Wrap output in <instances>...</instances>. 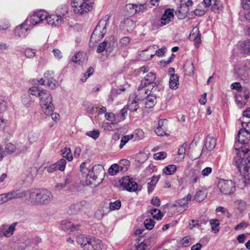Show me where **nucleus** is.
<instances>
[{
  "instance_id": "20",
  "label": "nucleus",
  "mask_w": 250,
  "mask_h": 250,
  "mask_svg": "<svg viewBox=\"0 0 250 250\" xmlns=\"http://www.w3.org/2000/svg\"><path fill=\"white\" fill-rule=\"evenodd\" d=\"M52 72H46L44 73V78L46 80L47 85L51 89H55L58 85L57 82L52 77Z\"/></svg>"
},
{
  "instance_id": "50",
  "label": "nucleus",
  "mask_w": 250,
  "mask_h": 250,
  "mask_svg": "<svg viewBox=\"0 0 250 250\" xmlns=\"http://www.w3.org/2000/svg\"><path fill=\"white\" fill-rule=\"evenodd\" d=\"M147 155L145 152H140L137 154L136 160L140 163H144L147 160Z\"/></svg>"
},
{
  "instance_id": "44",
  "label": "nucleus",
  "mask_w": 250,
  "mask_h": 250,
  "mask_svg": "<svg viewBox=\"0 0 250 250\" xmlns=\"http://www.w3.org/2000/svg\"><path fill=\"white\" fill-rule=\"evenodd\" d=\"M206 197V193L205 191L199 190L196 192L194 199L197 202H201L203 201Z\"/></svg>"
},
{
  "instance_id": "6",
  "label": "nucleus",
  "mask_w": 250,
  "mask_h": 250,
  "mask_svg": "<svg viewBox=\"0 0 250 250\" xmlns=\"http://www.w3.org/2000/svg\"><path fill=\"white\" fill-rule=\"evenodd\" d=\"M121 187L125 190L129 192H133L139 190V186L134 179L130 176L122 177L120 181ZM141 188L139 189V190Z\"/></svg>"
},
{
  "instance_id": "9",
  "label": "nucleus",
  "mask_w": 250,
  "mask_h": 250,
  "mask_svg": "<svg viewBox=\"0 0 250 250\" xmlns=\"http://www.w3.org/2000/svg\"><path fill=\"white\" fill-rule=\"evenodd\" d=\"M155 80V74L152 72L148 73L145 77L144 80L142 81L140 85L138 87V91L140 92V94H147V86L153 83Z\"/></svg>"
},
{
  "instance_id": "58",
  "label": "nucleus",
  "mask_w": 250,
  "mask_h": 250,
  "mask_svg": "<svg viewBox=\"0 0 250 250\" xmlns=\"http://www.w3.org/2000/svg\"><path fill=\"white\" fill-rule=\"evenodd\" d=\"M43 90H39L38 87L36 86H33L29 89V93L34 96L40 97V95L41 93L42 92Z\"/></svg>"
},
{
  "instance_id": "36",
  "label": "nucleus",
  "mask_w": 250,
  "mask_h": 250,
  "mask_svg": "<svg viewBox=\"0 0 250 250\" xmlns=\"http://www.w3.org/2000/svg\"><path fill=\"white\" fill-rule=\"evenodd\" d=\"M131 135L134 141H139L145 138L144 132L141 129L136 130Z\"/></svg>"
},
{
  "instance_id": "27",
  "label": "nucleus",
  "mask_w": 250,
  "mask_h": 250,
  "mask_svg": "<svg viewBox=\"0 0 250 250\" xmlns=\"http://www.w3.org/2000/svg\"><path fill=\"white\" fill-rule=\"evenodd\" d=\"M179 77L176 74H171L169 81V86L171 89L175 90L178 88Z\"/></svg>"
},
{
  "instance_id": "43",
  "label": "nucleus",
  "mask_w": 250,
  "mask_h": 250,
  "mask_svg": "<svg viewBox=\"0 0 250 250\" xmlns=\"http://www.w3.org/2000/svg\"><path fill=\"white\" fill-rule=\"evenodd\" d=\"M125 8L128 15L133 16L136 14V4H128Z\"/></svg>"
},
{
  "instance_id": "28",
  "label": "nucleus",
  "mask_w": 250,
  "mask_h": 250,
  "mask_svg": "<svg viewBox=\"0 0 250 250\" xmlns=\"http://www.w3.org/2000/svg\"><path fill=\"white\" fill-rule=\"evenodd\" d=\"M119 171H125V167L117 164L112 165L108 169V172L111 175H116Z\"/></svg>"
},
{
  "instance_id": "19",
  "label": "nucleus",
  "mask_w": 250,
  "mask_h": 250,
  "mask_svg": "<svg viewBox=\"0 0 250 250\" xmlns=\"http://www.w3.org/2000/svg\"><path fill=\"white\" fill-rule=\"evenodd\" d=\"M22 191L15 190L3 194L5 202L16 199L23 198Z\"/></svg>"
},
{
  "instance_id": "42",
  "label": "nucleus",
  "mask_w": 250,
  "mask_h": 250,
  "mask_svg": "<svg viewBox=\"0 0 250 250\" xmlns=\"http://www.w3.org/2000/svg\"><path fill=\"white\" fill-rule=\"evenodd\" d=\"M201 178L200 170L197 171L195 169L192 170V175L191 176V182L194 184L198 182Z\"/></svg>"
},
{
  "instance_id": "29",
  "label": "nucleus",
  "mask_w": 250,
  "mask_h": 250,
  "mask_svg": "<svg viewBox=\"0 0 250 250\" xmlns=\"http://www.w3.org/2000/svg\"><path fill=\"white\" fill-rule=\"evenodd\" d=\"M89 239L90 238L87 237L84 235L80 234L77 236L76 241L85 250L86 246L88 245Z\"/></svg>"
},
{
  "instance_id": "63",
  "label": "nucleus",
  "mask_w": 250,
  "mask_h": 250,
  "mask_svg": "<svg viewBox=\"0 0 250 250\" xmlns=\"http://www.w3.org/2000/svg\"><path fill=\"white\" fill-rule=\"evenodd\" d=\"M166 157L167 153L164 151L159 152L153 155V158L155 160H163L166 158Z\"/></svg>"
},
{
  "instance_id": "39",
  "label": "nucleus",
  "mask_w": 250,
  "mask_h": 250,
  "mask_svg": "<svg viewBox=\"0 0 250 250\" xmlns=\"http://www.w3.org/2000/svg\"><path fill=\"white\" fill-rule=\"evenodd\" d=\"M209 224L211 227L212 231L214 233H217L220 229V223L218 219H211L209 221Z\"/></svg>"
},
{
  "instance_id": "8",
  "label": "nucleus",
  "mask_w": 250,
  "mask_h": 250,
  "mask_svg": "<svg viewBox=\"0 0 250 250\" xmlns=\"http://www.w3.org/2000/svg\"><path fill=\"white\" fill-rule=\"evenodd\" d=\"M107 24V21H101L95 28L91 36V41H95L97 39H102L106 33V26Z\"/></svg>"
},
{
  "instance_id": "7",
  "label": "nucleus",
  "mask_w": 250,
  "mask_h": 250,
  "mask_svg": "<svg viewBox=\"0 0 250 250\" xmlns=\"http://www.w3.org/2000/svg\"><path fill=\"white\" fill-rule=\"evenodd\" d=\"M22 199L32 205H39V189H32L28 191H22Z\"/></svg>"
},
{
  "instance_id": "16",
  "label": "nucleus",
  "mask_w": 250,
  "mask_h": 250,
  "mask_svg": "<svg viewBox=\"0 0 250 250\" xmlns=\"http://www.w3.org/2000/svg\"><path fill=\"white\" fill-rule=\"evenodd\" d=\"M61 225L62 229L68 233L77 230L81 226L80 224L75 225L68 220L62 221Z\"/></svg>"
},
{
  "instance_id": "35",
  "label": "nucleus",
  "mask_w": 250,
  "mask_h": 250,
  "mask_svg": "<svg viewBox=\"0 0 250 250\" xmlns=\"http://www.w3.org/2000/svg\"><path fill=\"white\" fill-rule=\"evenodd\" d=\"M124 24V29L127 32L132 31L135 27V22L130 19L125 20Z\"/></svg>"
},
{
  "instance_id": "30",
  "label": "nucleus",
  "mask_w": 250,
  "mask_h": 250,
  "mask_svg": "<svg viewBox=\"0 0 250 250\" xmlns=\"http://www.w3.org/2000/svg\"><path fill=\"white\" fill-rule=\"evenodd\" d=\"M169 210L172 214H180L184 211L182 208L178 205L177 201H175L169 206Z\"/></svg>"
},
{
  "instance_id": "1",
  "label": "nucleus",
  "mask_w": 250,
  "mask_h": 250,
  "mask_svg": "<svg viewBox=\"0 0 250 250\" xmlns=\"http://www.w3.org/2000/svg\"><path fill=\"white\" fill-rule=\"evenodd\" d=\"M104 168L101 165H96L88 170L86 175V183L92 187L98 186L103 180Z\"/></svg>"
},
{
  "instance_id": "15",
  "label": "nucleus",
  "mask_w": 250,
  "mask_h": 250,
  "mask_svg": "<svg viewBox=\"0 0 250 250\" xmlns=\"http://www.w3.org/2000/svg\"><path fill=\"white\" fill-rule=\"evenodd\" d=\"M47 23L51 25L54 26H59L63 23V18L60 16V15H51L47 16L45 19Z\"/></svg>"
},
{
  "instance_id": "25",
  "label": "nucleus",
  "mask_w": 250,
  "mask_h": 250,
  "mask_svg": "<svg viewBox=\"0 0 250 250\" xmlns=\"http://www.w3.org/2000/svg\"><path fill=\"white\" fill-rule=\"evenodd\" d=\"M40 133L37 131L31 130L27 134V141L29 145H32L38 141Z\"/></svg>"
},
{
  "instance_id": "53",
  "label": "nucleus",
  "mask_w": 250,
  "mask_h": 250,
  "mask_svg": "<svg viewBox=\"0 0 250 250\" xmlns=\"http://www.w3.org/2000/svg\"><path fill=\"white\" fill-rule=\"evenodd\" d=\"M132 139V137L130 135H125L123 136L121 140L119 146L120 148L122 149L125 145V144L130 140Z\"/></svg>"
},
{
  "instance_id": "47",
  "label": "nucleus",
  "mask_w": 250,
  "mask_h": 250,
  "mask_svg": "<svg viewBox=\"0 0 250 250\" xmlns=\"http://www.w3.org/2000/svg\"><path fill=\"white\" fill-rule=\"evenodd\" d=\"M62 154L64 158L69 161L73 160V156L70 148H64L62 150Z\"/></svg>"
},
{
  "instance_id": "61",
  "label": "nucleus",
  "mask_w": 250,
  "mask_h": 250,
  "mask_svg": "<svg viewBox=\"0 0 250 250\" xmlns=\"http://www.w3.org/2000/svg\"><path fill=\"white\" fill-rule=\"evenodd\" d=\"M121 206V201L119 200H116V201L110 203L109 205V208L112 210L119 209Z\"/></svg>"
},
{
  "instance_id": "18",
  "label": "nucleus",
  "mask_w": 250,
  "mask_h": 250,
  "mask_svg": "<svg viewBox=\"0 0 250 250\" xmlns=\"http://www.w3.org/2000/svg\"><path fill=\"white\" fill-rule=\"evenodd\" d=\"M27 21H24L16 28L15 33L16 37L23 38L27 35V30L29 27L27 24Z\"/></svg>"
},
{
  "instance_id": "62",
  "label": "nucleus",
  "mask_w": 250,
  "mask_h": 250,
  "mask_svg": "<svg viewBox=\"0 0 250 250\" xmlns=\"http://www.w3.org/2000/svg\"><path fill=\"white\" fill-rule=\"evenodd\" d=\"M136 13H143L147 9L146 3L136 4Z\"/></svg>"
},
{
  "instance_id": "45",
  "label": "nucleus",
  "mask_w": 250,
  "mask_h": 250,
  "mask_svg": "<svg viewBox=\"0 0 250 250\" xmlns=\"http://www.w3.org/2000/svg\"><path fill=\"white\" fill-rule=\"evenodd\" d=\"M240 48L244 53H250V40L246 41L241 44Z\"/></svg>"
},
{
  "instance_id": "24",
  "label": "nucleus",
  "mask_w": 250,
  "mask_h": 250,
  "mask_svg": "<svg viewBox=\"0 0 250 250\" xmlns=\"http://www.w3.org/2000/svg\"><path fill=\"white\" fill-rule=\"evenodd\" d=\"M156 102V95L150 92L146 97L145 99V105L147 108H151L153 107Z\"/></svg>"
},
{
  "instance_id": "33",
  "label": "nucleus",
  "mask_w": 250,
  "mask_h": 250,
  "mask_svg": "<svg viewBox=\"0 0 250 250\" xmlns=\"http://www.w3.org/2000/svg\"><path fill=\"white\" fill-rule=\"evenodd\" d=\"M177 167L174 165H169L165 167L163 169V173L167 175L174 174L177 171Z\"/></svg>"
},
{
  "instance_id": "56",
  "label": "nucleus",
  "mask_w": 250,
  "mask_h": 250,
  "mask_svg": "<svg viewBox=\"0 0 250 250\" xmlns=\"http://www.w3.org/2000/svg\"><path fill=\"white\" fill-rule=\"evenodd\" d=\"M144 225L146 229L151 230L154 227L155 222L152 219H147L144 221Z\"/></svg>"
},
{
  "instance_id": "32",
  "label": "nucleus",
  "mask_w": 250,
  "mask_h": 250,
  "mask_svg": "<svg viewBox=\"0 0 250 250\" xmlns=\"http://www.w3.org/2000/svg\"><path fill=\"white\" fill-rule=\"evenodd\" d=\"M216 144V140L212 137L208 136L206 138V147L211 151L214 149Z\"/></svg>"
},
{
  "instance_id": "31",
  "label": "nucleus",
  "mask_w": 250,
  "mask_h": 250,
  "mask_svg": "<svg viewBox=\"0 0 250 250\" xmlns=\"http://www.w3.org/2000/svg\"><path fill=\"white\" fill-rule=\"evenodd\" d=\"M160 177L159 176H153L150 178V181L148 183L147 190L148 193H151L154 189V187L159 181Z\"/></svg>"
},
{
  "instance_id": "49",
  "label": "nucleus",
  "mask_w": 250,
  "mask_h": 250,
  "mask_svg": "<svg viewBox=\"0 0 250 250\" xmlns=\"http://www.w3.org/2000/svg\"><path fill=\"white\" fill-rule=\"evenodd\" d=\"M192 239L189 236L184 237L180 242V245L183 247L189 246L191 244Z\"/></svg>"
},
{
  "instance_id": "4",
  "label": "nucleus",
  "mask_w": 250,
  "mask_h": 250,
  "mask_svg": "<svg viewBox=\"0 0 250 250\" xmlns=\"http://www.w3.org/2000/svg\"><path fill=\"white\" fill-rule=\"evenodd\" d=\"M233 161L241 175L250 179V160L247 158H233Z\"/></svg>"
},
{
  "instance_id": "57",
  "label": "nucleus",
  "mask_w": 250,
  "mask_h": 250,
  "mask_svg": "<svg viewBox=\"0 0 250 250\" xmlns=\"http://www.w3.org/2000/svg\"><path fill=\"white\" fill-rule=\"evenodd\" d=\"M5 148V151L8 154H12L16 150V146L11 143L6 144Z\"/></svg>"
},
{
  "instance_id": "2",
  "label": "nucleus",
  "mask_w": 250,
  "mask_h": 250,
  "mask_svg": "<svg viewBox=\"0 0 250 250\" xmlns=\"http://www.w3.org/2000/svg\"><path fill=\"white\" fill-rule=\"evenodd\" d=\"M73 12L77 15H83L91 11L93 8V0H71Z\"/></svg>"
},
{
  "instance_id": "52",
  "label": "nucleus",
  "mask_w": 250,
  "mask_h": 250,
  "mask_svg": "<svg viewBox=\"0 0 250 250\" xmlns=\"http://www.w3.org/2000/svg\"><path fill=\"white\" fill-rule=\"evenodd\" d=\"M57 169L61 171H63L65 169L66 166V161L64 159H61L59 160L55 164Z\"/></svg>"
},
{
  "instance_id": "3",
  "label": "nucleus",
  "mask_w": 250,
  "mask_h": 250,
  "mask_svg": "<svg viewBox=\"0 0 250 250\" xmlns=\"http://www.w3.org/2000/svg\"><path fill=\"white\" fill-rule=\"evenodd\" d=\"M40 105L42 111L46 115H49L51 112H53L54 109L52 96L47 90H42L40 95Z\"/></svg>"
},
{
  "instance_id": "59",
  "label": "nucleus",
  "mask_w": 250,
  "mask_h": 250,
  "mask_svg": "<svg viewBox=\"0 0 250 250\" xmlns=\"http://www.w3.org/2000/svg\"><path fill=\"white\" fill-rule=\"evenodd\" d=\"M212 9L215 12H220L222 10L223 7L219 1L214 0V3L212 5Z\"/></svg>"
},
{
  "instance_id": "51",
  "label": "nucleus",
  "mask_w": 250,
  "mask_h": 250,
  "mask_svg": "<svg viewBox=\"0 0 250 250\" xmlns=\"http://www.w3.org/2000/svg\"><path fill=\"white\" fill-rule=\"evenodd\" d=\"M86 135L88 137L96 140L98 139L100 136V131L98 129H94L93 130L86 132Z\"/></svg>"
},
{
  "instance_id": "38",
  "label": "nucleus",
  "mask_w": 250,
  "mask_h": 250,
  "mask_svg": "<svg viewBox=\"0 0 250 250\" xmlns=\"http://www.w3.org/2000/svg\"><path fill=\"white\" fill-rule=\"evenodd\" d=\"M17 223L16 222L13 223L11 225L3 232V235L6 237L11 236L16 229V227Z\"/></svg>"
},
{
  "instance_id": "34",
  "label": "nucleus",
  "mask_w": 250,
  "mask_h": 250,
  "mask_svg": "<svg viewBox=\"0 0 250 250\" xmlns=\"http://www.w3.org/2000/svg\"><path fill=\"white\" fill-rule=\"evenodd\" d=\"M194 67L193 63L191 61L187 62L184 65V70L188 76H191L193 74Z\"/></svg>"
},
{
  "instance_id": "40",
  "label": "nucleus",
  "mask_w": 250,
  "mask_h": 250,
  "mask_svg": "<svg viewBox=\"0 0 250 250\" xmlns=\"http://www.w3.org/2000/svg\"><path fill=\"white\" fill-rule=\"evenodd\" d=\"M187 146V144L186 143L183 144L180 146L178 151V155L179 156V161H182L184 160Z\"/></svg>"
},
{
  "instance_id": "46",
  "label": "nucleus",
  "mask_w": 250,
  "mask_h": 250,
  "mask_svg": "<svg viewBox=\"0 0 250 250\" xmlns=\"http://www.w3.org/2000/svg\"><path fill=\"white\" fill-rule=\"evenodd\" d=\"M235 208L241 212L245 210L246 208V204L245 202L241 200H238L234 202Z\"/></svg>"
},
{
  "instance_id": "55",
  "label": "nucleus",
  "mask_w": 250,
  "mask_h": 250,
  "mask_svg": "<svg viewBox=\"0 0 250 250\" xmlns=\"http://www.w3.org/2000/svg\"><path fill=\"white\" fill-rule=\"evenodd\" d=\"M131 40V39L129 37H123L119 41V44L122 47H126L129 44Z\"/></svg>"
},
{
  "instance_id": "13",
  "label": "nucleus",
  "mask_w": 250,
  "mask_h": 250,
  "mask_svg": "<svg viewBox=\"0 0 250 250\" xmlns=\"http://www.w3.org/2000/svg\"><path fill=\"white\" fill-rule=\"evenodd\" d=\"M237 140L238 144H246L250 141V132L245 128L241 129L238 133Z\"/></svg>"
},
{
  "instance_id": "60",
  "label": "nucleus",
  "mask_w": 250,
  "mask_h": 250,
  "mask_svg": "<svg viewBox=\"0 0 250 250\" xmlns=\"http://www.w3.org/2000/svg\"><path fill=\"white\" fill-rule=\"evenodd\" d=\"M7 107V102L4 98L0 97V112L5 111Z\"/></svg>"
},
{
  "instance_id": "17",
  "label": "nucleus",
  "mask_w": 250,
  "mask_h": 250,
  "mask_svg": "<svg viewBox=\"0 0 250 250\" xmlns=\"http://www.w3.org/2000/svg\"><path fill=\"white\" fill-rule=\"evenodd\" d=\"M103 247L100 239L90 238L88 245L86 246L85 250H102Z\"/></svg>"
},
{
  "instance_id": "22",
  "label": "nucleus",
  "mask_w": 250,
  "mask_h": 250,
  "mask_svg": "<svg viewBox=\"0 0 250 250\" xmlns=\"http://www.w3.org/2000/svg\"><path fill=\"white\" fill-rule=\"evenodd\" d=\"M189 37L195 42V46H197L201 42V35L197 27H194L190 33Z\"/></svg>"
},
{
  "instance_id": "48",
  "label": "nucleus",
  "mask_w": 250,
  "mask_h": 250,
  "mask_svg": "<svg viewBox=\"0 0 250 250\" xmlns=\"http://www.w3.org/2000/svg\"><path fill=\"white\" fill-rule=\"evenodd\" d=\"M153 218L159 220L161 219L163 216V214L161 212V210L157 208H153L150 211Z\"/></svg>"
},
{
  "instance_id": "12",
  "label": "nucleus",
  "mask_w": 250,
  "mask_h": 250,
  "mask_svg": "<svg viewBox=\"0 0 250 250\" xmlns=\"http://www.w3.org/2000/svg\"><path fill=\"white\" fill-rule=\"evenodd\" d=\"M174 9L167 8L166 9L161 18V23L164 26L171 22L174 17Z\"/></svg>"
},
{
  "instance_id": "14",
  "label": "nucleus",
  "mask_w": 250,
  "mask_h": 250,
  "mask_svg": "<svg viewBox=\"0 0 250 250\" xmlns=\"http://www.w3.org/2000/svg\"><path fill=\"white\" fill-rule=\"evenodd\" d=\"M155 46L149 47L146 50H142L139 54V58L143 61H147L150 60L155 55L154 50Z\"/></svg>"
},
{
  "instance_id": "54",
  "label": "nucleus",
  "mask_w": 250,
  "mask_h": 250,
  "mask_svg": "<svg viewBox=\"0 0 250 250\" xmlns=\"http://www.w3.org/2000/svg\"><path fill=\"white\" fill-rule=\"evenodd\" d=\"M69 183V179L68 178H66L63 182L60 183H57L55 186V189L56 190H62Z\"/></svg>"
},
{
  "instance_id": "10",
  "label": "nucleus",
  "mask_w": 250,
  "mask_h": 250,
  "mask_svg": "<svg viewBox=\"0 0 250 250\" xmlns=\"http://www.w3.org/2000/svg\"><path fill=\"white\" fill-rule=\"evenodd\" d=\"M46 18V13L43 11H38L34 13L29 18L24 21H27V24L29 27L37 25L41 23Z\"/></svg>"
},
{
  "instance_id": "37",
  "label": "nucleus",
  "mask_w": 250,
  "mask_h": 250,
  "mask_svg": "<svg viewBox=\"0 0 250 250\" xmlns=\"http://www.w3.org/2000/svg\"><path fill=\"white\" fill-rule=\"evenodd\" d=\"M68 12V8L67 5L62 4L59 6L57 9V13L58 15H60L62 17L67 16Z\"/></svg>"
},
{
  "instance_id": "23",
  "label": "nucleus",
  "mask_w": 250,
  "mask_h": 250,
  "mask_svg": "<svg viewBox=\"0 0 250 250\" xmlns=\"http://www.w3.org/2000/svg\"><path fill=\"white\" fill-rule=\"evenodd\" d=\"M238 145L239 144H237V143H235L234 144L235 153L236 155V156L234 158H242V156H245L250 151V149L248 148H246L244 146L239 147Z\"/></svg>"
},
{
  "instance_id": "21",
  "label": "nucleus",
  "mask_w": 250,
  "mask_h": 250,
  "mask_svg": "<svg viewBox=\"0 0 250 250\" xmlns=\"http://www.w3.org/2000/svg\"><path fill=\"white\" fill-rule=\"evenodd\" d=\"M128 109L132 112H135L139 108L138 100L136 96L132 95L129 97V101L127 105Z\"/></svg>"
},
{
  "instance_id": "11",
  "label": "nucleus",
  "mask_w": 250,
  "mask_h": 250,
  "mask_svg": "<svg viewBox=\"0 0 250 250\" xmlns=\"http://www.w3.org/2000/svg\"><path fill=\"white\" fill-rule=\"evenodd\" d=\"M39 205L49 204L53 199L51 192L46 189H39Z\"/></svg>"
},
{
  "instance_id": "26",
  "label": "nucleus",
  "mask_w": 250,
  "mask_h": 250,
  "mask_svg": "<svg viewBox=\"0 0 250 250\" xmlns=\"http://www.w3.org/2000/svg\"><path fill=\"white\" fill-rule=\"evenodd\" d=\"M191 195L188 193L183 198L176 201L178 202V205H180L184 209V211H185L188 208V202L191 200Z\"/></svg>"
},
{
  "instance_id": "64",
  "label": "nucleus",
  "mask_w": 250,
  "mask_h": 250,
  "mask_svg": "<svg viewBox=\"0 0 250 250\" xmlns=\"http://www.w3.org/2000/svg\"><path fill=\"white\" fill-rule=\"evenodd\" d=\"M241 7L244 10L250 9V0H240Z\"/></svg>"
},
{
  "instance_id": "41",
  "label": "nucleus",
  "mask_w": 250,
  "mask_h": 250,
  "mask_svg": "<svg viewBox=\"0 0 250 250\" xmlns=\"http://www.w3.org/2000/svg\"><path fill=\"white\" fill-rule=\"evenodd\" d=\"M82 207L81 203H76L70 207L69 213L71 214H76L81 210Z\"/></svg>"
},
{
  "instance_id": "5",
  "label": "nucleus",
  "mask_w": 250,
  "mask_h": 250,
  "mask_svg": "<svg viewBox=\"0 0 250 250\" xmlns=\"http://www.w3.org/2000/svg\"><path fill=\"white\" fill-rule=\"evenodd\" d=\"M217 187L220 192L224 195H230L233 194L236 190L235 183L230 179H219L217 183Z\"/></svg>"
}]
</instances>
